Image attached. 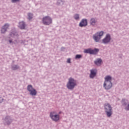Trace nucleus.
Masks as SVG:
<instances>
[{"label":"nucleus","mask_w":129,"mask_h":129,"mask_svg":"<svg viewBox=\"0 0 129 129\" xmlns=\"http://www.w3.org/2000/svg\"><path fill=\"white\" fill-rule=\"evenodd\" d=\"M77 85L76 80L72 78L69 79V81L67 84V87L69 90H73L75 88V86Z\"/></svg>","instance_id":"f257e3e1"},{"label":"nucleus","mask_w":129,"mask_h":129,"mask_svg":"<svg viewBox=\"0 0 129 129\" xmlns=\"http://www.w3.org/2000/svg\"><path fill=\"white\" fill-rule=\"evenodd\" d=\"M105 112L107 116V117H110L112 115V107L109 103H105L104 105Z\"/></svg>","instance_id":"f03ea898"},{"label":"nucleus","mask_w":129,"mask_h":129,"mask_svg":"<svg viewBox=\"0 0 129 129\" xmlns=\"http://www.w3.org/2000/svg\"><path fill=\"white\" fill-rule=\"evenodd\" d=\"M104 34V32L103 31L97 32L93 35V40L96 42V43L99 42V41H100V39L102 38V36H103Z\"/></svg>","instance_id":"7ed1b4c3"},{"label":"nucleus","mask_w":129,"mask_h":129,"mask_svg":"<svg viewBox=\"0 0 129 129\" xmlns=\"http://www.w3.org/2000/svg\"><path fill=\"white\" fill-rule=\"evenodd\" d=\"M98 52H99V49L96 48L94 49H92V48H89L85 49L84 50V53L85 54H90V55H96Z\"/></svg>","instance_id":"20e7f679"},{"label":"nucleus","mask_w":129,"mask_h":129,"mask_svg":"<svg viewBox=\"0 0 129 129\" xmlns=\"http://www.w3.org/2000/svg\"><path fill=\"white\" fill-rule=\"evenodd\" d=\"M49 116L53 121L57 122L60 119V115L54 111L50 112Z\"/></svg>","instance_id":"39448f33"},{"label":"nucleus","mask_w":129,"mask_h":129,"mask_svg":"<svg viewBox=\"0 0 129 129\" xmlns=\"http://www.w3.org/2000/svg\"><path fill=\"white\" fill-rule=\"evenodd\" d=\"M42 23L45 26H49L52 24V18L50 16H45L42 18Z\"/></svg>","instance_id":"423d86ee"},{"label":"nucleus","mask_w":129,"mask_h":129,"mask_svg":"<svg viewBox=\"0 0 129 129\" xmlns=\"http://www.w3.org/2000/svg\"><path fill=\"white\" fill-rule=\"evenodd\" d=\"M4 122L5 125H10L13 122V118L10 116H7L4 118Z\"/></svg>","instance_id":"0eeeda50"},{"label":"nucleus","mask_w":129,"mask_h":129,"mask_svg":"<svg viewBox=\"0 0 129 129\" xmlns=\"http://www.w3.org/2000/svg\"><path fill=\"white\" fill-rule=\"evenodd\" d=\"M111 40V36L110 34H107L104 38L102 40L103 44H108Z\"/></svg>","instance_id":"6e6552de"},{"label":"nucleus","mask_w":129,"mask_h":129,"mask_svg":"<svg viewBox=\"0 0 129 129\" xmlns=\"http://www.w3.org/2000/svg\"><path fill=\"white\" fill-rule=\"evenodd\" d=\"M103 87L105 90H109L112 87V83L104 82Z\"/></svg>","instance_id":"1a4fd4ad"},{"label":"nucleus","mask_w":129,"mask_h":129,"mask_svg":"<svg viewBox=\"0 0 129 129\" xmlns=\"http://www.w3.org/2000/svg\"><path fill=\"white\" fill-rule=\"evenodd\" d=\"M9 27L10 24L9 23L5 24L1 28V33L2 34H5Z\"/></svg>","instance_id":"9d476101"},{"label":"nucleus","mask_w":129,"mask_h":129,"mask_svg":"<svg viewBox=\"0 0 129 129\" xmlns=\"http://www.w3.org/2000/svg\"><path fill=\"white\" fill-rule=\"evenodd\" d=\"M97 73V70L95 69H92L90 70V78L93 79L96 76V74Z\"/></svg>","instance_id":"9b49d317"},{"label":"nucleus","mask_w":129,"mask_h":129,"mask_svg":"<svg viewBox=\"0 0 129 129\" xmlns=\"http://www.w3.org/2000/svg\"><path fill=\"white\" fill-rule=\"evenodd\" d=\"M86 26H87V19H82L79 23V27L82 28L83 27H86Z\"/></svg>","instance_id":"f8f14e48"},{"label":"nucleus","mask_w":129,"mask_h":129,"mask_svg":"<svg viewBox=\"0 0 129 129\" xmlns=\"http://www.w3.org/2000/svg\"><path fill=\"white\" fill-rule=\"evenodd\" d=\"M18 35V33H17V31H16V28H13L11 32H10L9 36L12 37V38H15V37H17Z\"/></svg>","instance_id":"ddd939ff"},{"label":"nucleus","mask_w":129,"mask_h":129,"mask_svg":"<svg viewBox=\"0 0 129 129\" xmlns=\"http://www.w3.org/2000/svg\"><path fill=\"white\" fill-rule=\"evenodd\" d=\"M97 23V18H92L90 20V24L91 26H95V24Z\"/></svg>","instance_id":"4468645a"},{"label":"nucleus","mask_w":129,"mask_h":129,"mask_svg":"<svg viewBox=\"0 0 129 129\" xmlns=\"http://www.w3.org/2000/svg\"><path fill=\"white\" fill-rule=\"evenodd\" d=\"M94 63L95 65L97 66H100L101 63H102V59L101 58H97L94 61Z\"/></svg>","instance_id":"2eb2a0df"},{"label":"nucleus","mask_w":129,"mask_h":129,"mask_svg":"<svg viewBox=\"0 0 129 129\" xmlns=\"http://www.w3.org/2000/svg\"><path fill=\"white\" fill-rule=\"evenodd\" d=\"M18 27L21 30H24L26 28V24L24 22H20Z\"/></svg>","instance_id":"dca6fc26"},{"label":"nucleus","mask_w":129,"mask_h":129,"mask_svg":"<svg viewBox=\"0 0 129 129\" xmlns=\"http://www.w3.org/2000/svg\"><path fill=\"white\" fill-rule=\"evenodd\" d=\"M112 78L110 76H106L105 77L104 82H111Z\"/></svg>","instance_id":"f3484780"},{"label":"nucleus","mask_w":129,"mask_h":129,"mask_svg":"<svg viewBox=\"0 0 129 129\" xmlns=\"http://www.w3.org/2000/svg\"><path fill=\"white\" fill-rule=\"evenodd\" d=\"M30 95L32 96H36L37 95V91L36 89H33L30 92Z\"/></svg>","instance_id":"a211bd4d"},{"label":"nucleus","mask_w":129,"mask_h":129,"mask_svg":"<svg viewBox=\"0 0 129 129\" xmlns=\"http://www.w3.org/2000/svg\"><path fill=\"white\" fill-rule=\"evenodd\" d=\"M11 67L12 70H18V69H20V66L17 64H12Z\"/></svg>","instance_id":"6ab92c4d"},{"label":"nucleus","mask_w":129,"mask_h":129,"mask_svg":"<svg viewBox=\"0 0 129 129\" xmlns=\"http://www.w3.org/2000/svg\"><path fill=\"white\" fill-rule=\"evenodd\" d=\"M127 100L125 99H122V105H124V106L127 105Z\"/></svg>","instance_id":"aec40b11"},{"label":"nucleus","mask_w":129,"mask_h":129,"mask_svg":"<svg viewBox=\"0 0 129 129\" xmlns=\"http://www.w3.org/2000/svg\"><path fill=\"white\" fill-rule=\"evenodd\" d=\"M64 1L62 0H58L57 2V5L58 6H63L64 5Z\"/></svg>","instance_id":"412c9836"},{"label":"nucleus","mask_w":129,"mask_h":129,"mask_svg":"<svg viewBox=\"0 0 129 129\" xmlns=\"http://www.w3.org/2000/svg\"><path fill=\"white\" fill-rule=\"evenodd\" d=\"M33 89H34V88H33V86H32L31 85H29L27 86V90L29 92H31L32 90H33Z\"/></svg>","instance_id":"4be33fe9"},{"label":"nucleus","mask_w":129,"mask_h":129,"mask_svg":"<svg viewBox=\"0 0 129 129\" xmlns=\"http://www.w3.org/2000/svg\"><path fill=\"white\" fill-rule=\"evenodd\" d=\"M28 20H32L33 19V14L28 13Z\"/></svg>","instance_id":"5701e85b"},{"label":"nucleus","mask_w":129,"mask_h":129,"mask_svg":"<svg viewBox=\"0 0 129 129\" xmlns=\"http://www.w3.org/2000/svg\"><path fill=\"white\" fill-rule=\"evenodd\" d=\"M82 58V55L81 54H77L75 56V59H81Z\"/></svg>","instance_id":"b1692460"},{"label":"nucleus","mask_w":129,"mask_h":129,"mask_svg":"<svg viewBox=\"0 0 129 129\" xmlns=\"http://www.w3.org/2000/svg\"><path fill=\"white\" fill-rule=\"evenodd\" d=\"M75 20H79V14H75L74 16Z\"/></svg>","instance_id":"393cba45"},{"label":"nucleus","mask_w":129,"mask_h":129,"mask_svg":"<svg viewBox=\"0 0 129 129\" xmlns=\"http://www.w3.org/2000/svg\"><path fill=\"white\" fill-rule=\"evenodd\" d=\"M20 1V0H11V2L13 4H16V3H19Z\"/></svg>","instance_id":"a878e982"},{"label":"nucleus","mask_w":129,"mask_h":129,"mask_svg":"<svg viewBox=\"0 0 129 129\" xmlns=\"http://www.w3.org/2000/svg\"><path fill=\"white\" fill-rule=\"evenodd\" d=\"M4 101V98L0 97V103H3Z\"/></svg>","instance_id":"bb28decb"},{"label":"nucleus","mask_w":129,"mask_h":129,"mask_svg":"<svg viewBox=\"0 0 129 129\" xmlns=\"http://www.w3.org/2000/svg\"><path fill=\"white\" fill-rule=\"evenodd\" d=\"M67 62V63H71V59L68 58Z\"/></svg>","instance_id":"cd10ccee"},{"label":"nucleus","mask_w":129,"mask_h":129,"mask_svg":"<svg viewBox=\"0 0 129 129\" xmlns=\"http://www.w3.org/2000/svg\"><path fill=\"white\" fill-rule=\"evenodd\" d=\"M60 50L61 51H64V50H65V47H61Z\"/></svg>","instance_id":"c85d7f7f"},{"label":"nucleus","mask_w":129,"mask_h":129,"mask_svg":"<svg viewBox=\"0 0 129 129\" xmlns=\"http://www.w3.org/2000/svg\"><path fill=\"white\" fill-rule=\"evenodd\" d=\"M25 41L21 40V44H25Z\"/></svg>","instance_id":"c756f323"},{"label":"nucleus","mask_w":129,"mask_h":129,"mask_svg":"<svg viewBox=\"0 0 129 129\" xmlns=\"http://www.w3.org/2000/svg\"><path fill=\"white\" fill-rule=\"evenodd\" d=\"M9 42L10 44H12V43H13V40H9Z\"/></svg>","instance_id":"7c9ffc66"},{"label":"nucleus","mask_w":129,"mask_h":129,"mask_svg":"<svg viewBox=\"0 0 129 129\" xmlns=\"http://www.w3.org/2000/svg\"><path fill=\"white\" fill-rule=\"evenodd\" d=\"M62 113V111H59V112H58V114H61Z\"/></svg>","instance_id":"2f4dec72"}]
</instances>
